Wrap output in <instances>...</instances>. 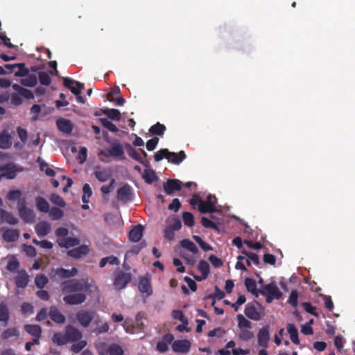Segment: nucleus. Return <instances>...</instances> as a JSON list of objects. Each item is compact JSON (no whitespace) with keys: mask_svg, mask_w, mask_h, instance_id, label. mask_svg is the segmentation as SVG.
<instances>
[{"mask_svg":"<svg viewBox=\"0 0 355 355\" xmlns=\"http://www.w3.org/2000/svg\"><path fill=\"white\" fill-rule=\"evenodd\" d=\"M97 290L92 280L69 282L63 287V292L67 293L64 297V301L71 305L80 304L86 300V295L83 292L95 293Z\"/></svg>","mask_w":355,"mask_h":355,"instance_id":"obj_1","label":"nucleus"},{"mask_svg":"<svg viewBox=\"0 0 355 355\" xmlns=\"http://www.w3.org/2000/svg\"><path fill=\"white\" fill-rule=\"evenodd\" d=\"M67 343H72L71 350L75 353H78L86 345L87 342L82 340V333L76 328L67 326L66 327Z\"/></svg>","mask_w":355,"mask_h":355,"instance_id":"obj_2","label":"nucleus"},{"mask_svg":"<svg viewBox=\"0 0 355 355\" xmlns=\"http://www.w3.org/2000/svg\"><path fill=\"white\" fill-rule=\"evenodd\" d=\"M17 209L20 218L27 223H33L35 220V213L33 209L28 207L25 198L17 201Z\"/></svg>","mask_w":355,"mask_h":355,"instance_id":"obj_3","label":"nucleus"},{"mask_svg":"<svg viewBox=\"0 0 355 355\" xmlns=\"http://www.w3.org/2000/svg\"><path fill=\"white\" fill-rule=\"evenodd\" d=\"M96 347L99 355H123V349L117 344L107 346L106 343L98 341L96 343Z\"/></svg>","mask_w":355,"mask_h":355,"instance_id":"obj_4","label":"nucleus"},{"mask_svg":"<svg viewBox=\"0 0 355 355\" xmlns=\"http://www.w3.org/2000/svg\"><path fill=\"white\" fill-rule=\"evenodd\" d=\"M23 171V168L12 164L0 165V181L3 178L12 180L16 178L18 173Z\"/></svg>","mask_w":355,"mask_h":355,"instance_id":"obj_5","label":"nucleus"},{"mask_svg":"<svg viewBox=\"0 0 355 355\" xmlns=\"http://www.w3.org/2000/svg\"><path fill=\"white\" fill-rule=\"evenodd\" d=\"M262 294L266 297V301L270 303L274 299L282 297V293L277 286L274 283L266 285L262 289Z\"/></svg>","mask_w":355,"mask_h":355,"instance_id":"obj_6","label":"nucleus"},{"mask_svg":"<svg viewBox=\"0 0 355 355\" xmlns=\"http://www.w3.org/2000/svg\"><path fill=\"white\" fill-rule=\"evenodd\" d=\"M132 275L129 272L118 271L114 275L113 284L116 290L124 288L131 281Z\"/></svg>","mask_w":355,"mask_h":355,"instance_id":"obj_7","label":"nucleus"},{"mask_svg":"<svg viewBox=\"0 0 355 355\" xmlns=\"http://www.w3.org/2000/svg\"><path fill=\"white\" fill-rule=\"evenodd\" d=\"M138 288L144 297H149L153 294V287L148 275L140 278Z\"/></svg>","mask_w":355,"mask_h":355,"instance_id":"obj_8","label":"nucleus"},{"mask_svg":"<svg viewBox=\"0 0 355 355\" xmlns=\"http://www.w3.org/2000/svg\"><path fill=\"white\" fill-rule=\"evenodd\" d=\"M191 346V343L190 340L184 339V340H177L172 343L171 347L172 349L176 353H182L187 354L189 352Z\"/></svg>","mask_w":355,"mask_h":355,"instance_id":"obj_9","label":"nucleus"},{"mask_svg":"<svg viewBox=\"0 0 355 355\" xmlns=\"http://www.w3.org/2000/svg\"><path fill=\"white\" fill-rule=\"evenodd\" d=\"M94 175L100 182H104L110 179L112 175V170L108 167L96 166L94 168Z\"/></svg>","mask_w":355,"mask_h":355,"instance_id":"obj_10","label":"nucleus"},{"mask_svg":"<svg viewBox=\"0 0 355 355\" xmlns=\"http://www.w3.org/2000/svg\"><path fill=\"white\" fill-rule=\"evenodd\" d=\"M77 320L81 326L87 327L94 318V312L81 310L77 313Z\"/></svg>","mask_w":355,"mask_h":355,"instance_id":"obj_11","label":"nucleus"},{"mask_svg":"<svg viewBox=\"0 0 355 355\" xmlns=\"http://www.w3.org/2000/svg\"><path fill=\"white\" fill-rule=\"evenodd\" d=\"M64 85L68 87L75 95L80 94L84 89V85L72 79L64 78Z\"/></svg>","mask_w":355,"mask_h":355,"instance_id":"obj_12","label":"nucleus"},{"mask_svg":"<svg viewBox=\"0 0 355 355\" xmlns=\"http://www.w3.org/2000/svg\"><path fill=\"white\" fill-rule=\"evenodd\" d=\"M270 340V333L268 327H263L259 329L257 334V342L260 347L267 348Z\"/></svg>","mask_w":355,"mask_h":355,"instance_id":"obj_13","label":"nucleus"},{"mask_svg":"<svg viewBox=\"0 0 355 355\" xmlns=\"http://www.w3.org/2000/svg\"><path fill=\"white\" fill-rule=\"evenodd\" d=\"M216 198L215 196L209 195L206 200H203V205L200 206V212H214L216 211L215 204Z\"/></svg>","mask_w":355,"mask_h":355,"instance_id":"obj_14","label":"nucleus"},{"mask_svg":"<svg viewBox=\"0 0 355 355\" xmlns=\"http://www.w3.org/2000/svg\"><path fill=\"white\" fill-rule=\"evenodd\" d=\"M51 230V225L47 221H40L35 226V231L37 234L40 237H44L50 233Z\"/></svg>","mask_w":355,"mask_h":355,"instance_id":"obj_15","label":"nucleus"},{"mask_svg":"<svg viewBox=\"0 0 355 355\" xmlns=\"http://www.w3.org/2000/svg\"><path fill=\"white\" fill-rule=\"evenodd\" d=\"M89 251L87 245H82L67 252V254L75 259L81 258L88 254Z\"/></svg>","mask_w":355,"mask_h":355,"instance_id":"obj_16","label":"nucleus"},{"mask_svg":"<svg viewBox=\"0 0 355 355\" xmlns=\"http://www.w3.org/2000/svg\"><path fill=\"white\" fill-rule=\"evenodd\" d=\"M0 222L6 223L10 225H16L19 220L10 212L3 209H0Z\"/></svg>","mask_w":355,"mask_h":355,"instance_id":"obj_17","label":"nucleus"},{"mask_svg":"<svg viewBox=\"0 0 355 355\" xmlns=\"http://www.w3.org/2000/svg\"><path fill=\"white\" fill-rule=\"evenodd\" d=\"M110 148L112 157L119 160H123L125 159L123 148L119 142L112 144Z\"/></svg>","mask_w":355,"mask_h":355,"instance_id":"obj_18","label":"nucleus"},{"mask_svg":"<svg viewBox=\"0 0 355 355\" xmlns=\"http://www.w3.org/2000/svg\"><path fill=\"white\" fill-rule=\"evenodd\" d=\"M164 189L167 194L171 195L175 191L180 190V182L178 180H168L164 184Z\"/></svg>","mask_w":355,"mask_h":355,"instance_id":"obj_19","label":"nucleus"},{"mask_svg":"<svg viewBox=\"0 0 355 355\" xmlns=\"http://www.w3.org/2000/svg\"><path fill=\"white\" fill-rule=\"evenodd\" d=\"M60 247L69 248L78 245L80 243V240L76 237H66L62 239H58L57 241Z\"/></svg>","mask_w":355,"mask_h":355,"instance_id":"obj_20","label":"nucleus"},{"mask_svg":"<svg viewBox=\"0 0 355 355\" xmlns=\"http://www.w3.org/2000/svg\"><path fill=\"white\" fill-rule=\"evenodd\" d=\"M58 129L65 134H69L73 129L72 123L66 119L60 118L56 121Z\"/></svg>","mask_w":355,"mask_h":355,"instance_id":"obj_21","label":"nucleus"},{"mask_svg":"<svg viewBox=\"0 0 355 355\" xmlns=\"http://www.w3.org/2000/svg\"><path fill=\"white\" fill-rule=\"evenodd\" d=\"M185 159L186 154L183 150H181L178 153L168 151L167 159L169 162H171L174 164H180Z\"/></svg>","mask_w":355,"mask_h":355,"instance_id":"obj_22","label":"nucleus"},{"mask_svg":"<svg viewBox=\"0 0 355 355\" xmlns=\"http://www.w3.org/2000/svg\"><path fill=\"white\" fill-rule=\"evenodd\" d=\"M132 196L131 187L127 184L122 186L118 190V198L120 200L126 201L130 199Z\"/></svg>","mask_w":355,"mask_h":355,"instance_id":"obj_23","label":"nucleus"},{"mask_svg":"<svg viewBox=\"0 0 355 355\" xmlns=\"http://www.w3.org/2000/svg\"><path fill=\"white\" fill-rule=\"evenodd\" d=\"M198 269L201 272V276L199 277H196V279L198 281L205 279L209 274V263L207 261L202 260L198 263Z\"/></svg>","mask_w":355,"mask_h":355,"instance_id":"obj_24","label":"nucleus"},{"mask_svg":"<svg viewBox=\"0 0 355 355\" xmlns=\"http://www.w3.org/2000/svg\"><path fill=\"white\" fill-rule=\"evenodd\" d=\"M143 234L142 225H137L134 227L129 232V238L133 242L139 241Z\"/></svg>","mask_w":355,"mask_h":355,"instance_id":"obj_25","label":"nucleus"},{"mask_svg":"<svg viewBox=\"0 0 355 355\" xmlns=\"http://www.w3.org/2000/svg\"><path fill=\"white\" fill-rule=\"evenodd\" d=\"M28 282V275L25 270H21L16 277L15 283L18 288H24Z\"/></svg>","mask_w":355,"mask_h":355,"instance_id":"obj_26","label":"nucleus"},{"mask_svg":"<svg viewBox=\"0 0 355 355\" xmlns=\"http://www.w3.org/2000/svg\"><path fill=\"white\" fill-rule=\"evenodd\" d=\"M245 314L247 317L253 320H259L261 315L257 309L252 305H248L245 309Z\"/></svg>","mask_w":355,"mask_h":355,"instance_id":"obj_27","label":"nucleus"},{"mask_svg":"<svg viewBox=\"0 0 355 355\" xmlns=\"http://www.w3.org/2000/svg\"><path fill=\"white\" fill-rule=\"evenodd\" d=\"M3 238L6 241H15L19 238V232L15 230L6 229L3 230Z\"/></svg>","mask_w":355,"mask_h":355,"instance_id":"obj_28","label":"nucleus"},{"mask_svg":"<svg viewBox=\"0 0 355 355\" xmlns=\"http://www.w3.org/2000/svg\"><path fill=\"white\" fill-rule=\"evenodd\" d=\"M35 205L37 209L43 213H47L49 211V204L46 199L42 197H37L35 198Z\"/></svg>","mask_w":355,"mask_h":355,"instance_id":"obj_29","label":"nucleus"},{"mask_svg":"<svg viewBox=\"0 0 355 355\" xmlns=\"http://www.w3.org/2000/svg\"><path fill=\"white\" fill-rule=\"evenodd\" d=\"M26 331L36 338H40L41 336V328L40 326L36 324H26L24 326Z\"/></svg>","mask_w":355,"mask_h":355,"instance_id":"obj_30","label":"nucleus"},{"mask_svg":"<svg viewBox=\"0 0 355 355\" xmlns=\"http://www.w3.org/2000/svg\"><path fill=\"white\" fill-rule=\"evenodd\" d=\"M287 331L290 334L291 341L298 345L300 343V340L298 338V331L297 329L295 327L294 324L289 323L287 324Z\"/></svg>","mask_w":355,"mask_h":355,"instance_id":"obj_31","label":"nucleus"},{"mask_svg":"<svg viewBox=\"0 0 355 355\" xmlns=\"http://www.w3.org/2000/svg\"><path fill=\"white\" fill-rule=\"evenodd\" d=\"M12 144L11 138L10 135L6 132H3L0 134V148L7 149L10 147Z\"/></svg>","mask_w":355,"mask_h":355,"instance_id":"obj_32","label":"nucleus"},{"mask_svg":"<svg viewBox=\"0 0 355 355\" xmlns=\"http://www.w3.org/2000/svg\"><path fill=\"white\" fill-rule=\"evenodd\" d=\"M51 318L57 323H64L65 321V317L55 307H52L49 313Z\"/></svg>","mask_w":355,"mask_h":355,"instance_id":"obj_33","label":"nucleus"},{"mask_svg":"<svg viewBox=\"0 0 355 355\" xmlns=\"http://www.w3.org/2000/svg\"><path fill=\"white\" fill-rule=\"evenodd\" d=\"M76 274L77 270L75 268H73L71 270H66L64 268H57L55 270V275L62 278L73 277Z\"/></svg>","mask_w":355,"mask_h":355,"instance_id":"obj_34","label":"nucleus"},{"mask_svg":"<svg viewBox=\"0 0 355 355\" xmlns=\"http://www.w3.org/2000/svg\"><path fill=\"white\" fill-rule=\"evenodd\" d=\"M173 336L171 334L166 335L164 340L159 342L157 345V349L160 352H164L168 349V343H171Z\"/></svg>","mask_w":355,"mask_h":355,"instance_id":"obj_35","label":"nucleus"},{"mask_svg":"<svg viewBox=\"0 0 355 355\" xmlns=\"http://www.w3.org/2000/svg\"><path fill=\"white\" fill-rule=\"evenodd\" d=\"M242 253L245 255L247 257L246 263L248 266H251L252 264L258 265L259 263V258L258 255L253 252H248L245 250H243Z\"/></svg>","mask_w":355,"mask_h":355,"instance_id":"obj_36","label":"nucleus"},{"mask_svg":"<svg viewBox=\"0 0 355 355\" xmlns=\"http://www.w3.org/2000/svg\"><path fill=\"white\" fill-rule=\"evenodd\" d=\"M181 246L191 252L193 255L198 252L196 245L189 239H184L181 241Z\"/></svg>","mask_w":355,"mask_h":355,"instance_id":"obj_37","label":"nucleus"},{"mask_svg":"<svg viewBox=\"0 0 355 355\" xmlns=\"http://www.w3.org/2000/svg\"><path fill=\"white\" fill-rule=\"evenodd\" d=\"M52 341L58 345H63L67 343V332L56 333L53 336Z\"/></svg>","mask_w":355,"mask_h":355,"instance_id":"obj_38","label":"nucleus"},{"mask_svg":"<svg viewBox=\"0 0 355 355\" xmlns=\"http://www.w3.org/2000/svg\"><path fill=\"white\" fill-rule=\"evenodd\" d=\"M40 170L44 171L46 175L49 177H53L55 175V172L51 168L49 167L48 164L42 160L41 158L37 159Z\"/></svg>","mask_w":355,"mask_h":355,"instance_id":"obj_39","label":"nucleus"},{"mask_svg":"<svg viewBox=\"0 0 355 355\" xmlns=\"http://www.w3.org/2000/svg\"><path fill=\"white\" fill-rule=\"evenodd\" d=\"M142 177L148 184H150L157 180L155 172L150 168H146L144 170Z\"/></svg>","mask_w":355,"mask_h":355,"instance_id":"obj_40","label":"nucleus"},{"mask_svg":"<svg viewBox=\"0 0 355 355\" xmlns=\"http://www.w3.org/2000/svg\"><path fill=\"white\" fill-rule=\"evenodd\" d=\"M47 213H49V217L53 220H59L64 216L63 211L58 207L49 208V211Z\"/></svg>","mask_w":355,"mask_h":355,"instance_id":"obj_41","label":"nucleus"},{"mask_svg":"<svg viewBox=\"0 0 355 355\" xmlns=\"http://www.w3.org/2000/svg\"><path fill=\"white\" fill-rule=\"evenodd\" d=\"M251 327L239 329V337L240 339L247 341L254 337V333L250 330Z\"/></svg>","mask_w":355,"mask_h":355,"instance_id":"obj_42","label":"nucleus"},{"mask_svg":"<svg viewBox=\"0 0 355 355\" xmlns=\"http://www.w3.org/2000/svg\"><path fill=\"white\" fill-rule=\"evenodd\" d=\"M21 83L25 86L33 87L37 83V76L35 74L26 75L21 79Z\"/></svg>","mask_w":355,"mask_h":355,"instance_id":"obj_43","label":"nucleus"},{"mask_svg":"<svg viewBox=\"0 0 355 355\" xmlns=\"http://www.w3.org/2000/svg\"><path fill=\"white\" fill-rule=\"evenodd\" d=\"M103 114L108 118L116 121H119L121 118L119 110L116 109H105L103 110Z\"/></svg>","mask_w":355,"mask_h":355,"instance_id":"obj_44","label":"nucleus"},{"mask_svg":"<svg viewBox=\"0 0 355 355\" xmlns=\"http://www.w3.org/2000/svg\"><path fill=\"white\" fill-rule=\"evenodd\" d=\"M49 200L52 203L60 207H64L66 205V203L62 199V198H61L60 196L57 194L53 193L51 195V196L49 197Z\"/></svg>","mask_w":355,"mask_h":355,"instance_id":"obj_45","label":"nucleus"},{"mask_svg":"<svg viewBox=\"0 0 355 355\" xmlns=\"http://www.w3.org/2000/svg\"><path fill=\"white\" fill-rule=\"evenodd\" d=\"M83 195L82 197L83 202L88 203V202H89L88 199L92 194V191L90 186L88 184H85L83 187Z\"/></svg>","mask_w":355,"mask_h":355,"instance_id":"obj_46","label":"nucleus"},{"mask_svg":"<svg viewBox=\"0 0 355 355\" xmlns=\"http://www.w3.org/2000/svg\"><path fill=\"white\" fill-rule=\"evenodd\" d=\"M22 195V192L21 191L19 190V189H13V190H10L7 196H6V198L8 200H18V201L21 199V196Z\"/></svg>","mask_w":355,"mask_h":355,"instance_id":"obj_47","label":"nucleus"},{"mask_svg":"<svg viewBox=\"0 0 355 355\" xmlns=\"http://www.w3.org/2000/svg\"><path fill=\"white\" fill-rule=\"evenodd\" d=\"M239 329L251 327L250 322L241 314L237 315Z\"/></svg>","mask_w":355,"mask_h":355,"instance_id":"obj_48","label":"nucleus"},{"mask_svg":"<svg viewBox=\"0 0 355 355\" xmlns=\"http://www.w3.org/2000/svg\"><path fill=\"white\" fill-rule=\"evenodd\" d=\"M110 330V325L107 322H101L98 323V326L94 330L96 334L108 332Z\"/></svg>","mask_w":355,"mask_h":355,"instance_id":"obj_49","label":"nucleus"},{"mask_svg":"<svg viewBox=\"0 0 355 355\" xmlns=\"http://www.w3.org/2000/svg\"><path fill=\"white\" fill-rule=\"evenodd\" d=\"M15 69L17 70L16 71H13L15 73V76L18 77H24L28 73V70L25 68L24 64H16Z\"/></svg>","mask_w":355,"mask_h":355,"instance_id":"obj_50","label":"nucleus"},{"mask_svg":"<svg viewBox=\"0 0 355 355\" xmlns=\"http://www.w3.org/2000/svg\"><path fill=\"white\" fill-rule=\"evenodd\" d=\"M8 263H7V268L10 271H14L17 269L19 262L17 259V258L14 256H10L8 257Z\"/></svg>","mask_w":355,"mask_h":355,"instance_id":"obj_51","label":"nucleus"},{"mask_svg":"<svg viewBox=\"0 0 355 355\" xmlns=\"http://www.w3.org/2000/svg\"><path fill=\"white\" fill-rule=\"evenodd\" d=\"M87 149L86 147L83 146L80 148L76 159L80 164H83L87 160Z\"/></svg>","mask_w":355,"mask_h":355,"instance_id":"obj_52","label":"nucleus"},{"mask_svg":"<svg viewBox=\"0 0 355 355\" xmlns=\"http://www.w3.org/2000/svg\"><path fill=\"white\" fill-rule=\"evenodd\" d=\"M124 330L128 333V334H135L136 331H135L134 329V326H133V323H132V320L129 319V318H127L125 320V321L123 322V324H122Z\"/></svg>","mask_w":355,"mask_h":355,"instance_id":"obj_53","label":"nucleus"},{"mask_svg":"<svg viewBox=\"0 0 355 355\" xmlns=\"http://www.w3.org/2000/svg\"><path fill=\"white\" fill-rule=\"evenodd\" d=\"M127 153L128 155L133 158L134 159L139 162H142V158L141 155L137 153V151L135 148L131 147L130 145H128L127 147Z\"/></svg>","mask_w":355,"mask_h":355,"instance_id":"obj_54","label":"nucleus"},{"mask_svg":"<svg viewBox=\"0 0 355 355\" xmlns=\"http://www.w3.org/2000/svg\"><path fill=\"white\" fill-rule=\"evenodd\" d=\"M101 121L102 124L103 125V126L105 128H106L107 129H108L110 131L113 132H118L119 129L116 128V126L113 123L110 121L108 119H101Z\"/></svg>","mask_w":355,"mask_h":355,"instance_id":"obj_55","label":"nucleus"},{"mask_svg":"<svg viewBox=\"0 0 355 355\" xmlns=\"http://www.w3.org/2000/svg\"><path fill=\"white\" fill-rule=\"evenodd\" d=\"M166 128L164 125L157 123L150 128V132L154 135H162L164 133Z\"/></svg>","mask_w":355,"mask_h":355,"instance_id":"obj_56","label":"nucleus"},{"mask_svg":"<svg viewBox=\"0 0 355 355\" xmlns=\"http://www.w3.org/2000/svg\"><path fill=\"white\" fill-rule=\"evenodd\" d=\"M39 78L41 84L44 85H49L51 82V77L46 72H40L39 74Z\"/></svg>","mask_w":355,"mask_h":355,"instance_id":"obj_57","label":"nucleus"},{"mask_svg":"<svg viewBox=\"0 0 355 355\" xmlns=\"http://www.w3.org/2000/svg\"><path fill=\"white\" fill-rule=\"evenodd\" d=\"M183 221L184 224L189 227H192L194 225L193 216L191 213L189 212L184 213Z\"/></svg>","mask_w":355,"mask_h":355,"instance_id":"obj_58","label":"nucleus"},{"mask_svg":"<svg viewBox=\"0 0 355 355\" xmlns=\"http://www.w3.org/2000/svg\"><path fill=\"white\" fill-rule=\"evenodd\" d=\"M47 282H48L47 278L45 276L42 275L36 276V277L35 279V284L37 285V286L38 288H40L44 287V286L46 285Z\"/></svg>","mask_w":355,"mask_h":355,"instance_id":"obj_59","label":"nucleus"},{"mask_svg":"<svg viewBox=\"0 0 355 355\" xmlns=\"http://www.w3.org/2000/svg\"><path fill=\"white\" fill-rule=\"evenodd\" d=\"M168 154V150L167 149H162L157 151L154 156L155 160L156 162H159L164 158L167 159V156Z\"/></svg>","mask_w":355,"mask_h":355,"instance_id":"obj_60","label":"nucleus"},{"mask_svg":"<svg viewBox=\"0 0 355 355\" xmlns=\"http://www.w3.org/2000/svg\"><path fill=\"white\" fill-rule=\"evenodd\" d=\"M225 334V329L222 328H216L210 331L208 334L209 337H218L221 338Z\"/></svg>","mask_w":355,"mask_h":355,"instance_id":"obj_61","label":"nucleus"},{"mask_svg":"<svg viewBox=\"0 0 355 355\" xmlns=\"http://www.w3.org/2000/svg\"><path fill=\"white\" fill-rule=\"evenodd\" d=\"M8 318V309L4 304L0 305V321L6 322Z\"/></svg>","mask_w":355,"mask_h":355,"instance_id":"obj_62","label":"nucleus"},{"mask_svg":"<svg viewBox=\"0 0 355 355\" xmlns=\"http://www.w3.org/2000/svg\"><path fill=\"white\" fill-rule=\"evenodd\" d=\"M19 335L18 331L15 328H10L4 331L3 337L6 339L12 336H17Z\"/></svg>","mask_w":355,"mask_h":355,"instance_id":"obj_63","label":"nucleus"},{"mask_svg":"<svg viewBox=\"0 0 355 355\" xmlns=\"http://www.w3.org/2000/svg\"><path fill=\"white\" fill-rule=\"evenodd\" d=\"M23 250L28 257H33L36 255V250L35 248L31 245H24Z\"/></svg>","mask_w":355,"mask_h":355,"instance_id":"obj_64","label":"nucleus"}]
</instances>
